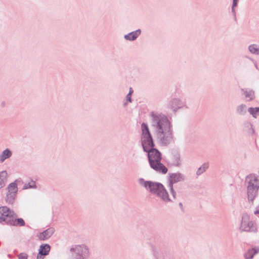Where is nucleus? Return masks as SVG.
Segmentation results:
<instances>
[{
    "label": "nucleus",
    "instance_id": "1",
    "mask_svg": "<svg viewBox=\"0 0 259 259\" xmlns=\"http://www.w3.org/2000/svg\"><path fill=\"white\" fill-rule=\"evenodd\" d=\"M154 123V136L163 144H167L171 139L170 125L165 116L152 114Z\"/></svg>",
    "mask_w": 259,
    "mask_h": 259
},
{
    "label": "nucleus",
    "instance_id": "2",
    "mask_svg": "<svg viewBox=\"0 0 259 259\" xmlns=\"http://www.w3.org/2000/svg\"><path fill=\"white\" fill-rule=\"evenodd\" d=\"M154 144L147 150L144 151L148 153V159L151 167L154 170L162 174H166L167 168L161 163V155L156 149L153 148Z\"/></svg>",
    "mask_w": 259,
    "mask_h": 259
},
{
    "label": "nucleus",
    "instance_id": "3",
    "mask_svg": "<svg viewBox=\"0 0 259 259\" xmlns=\"http://www.w3.org/2000/svg\"><path fill=\"white\" fill-rule=\"evenodd\" d=\"M246 181L248 183L247 194L248 199L253 201L256 196L258 188V183L256 178L253 175L247 176Z\"/></svg>",
    "mask_w": 259,
    "mask_h": 259
},
{
    "label": "nucleus",
    "instance_id": "4",
    "mask_svg": "<svg viewBox=\"0 0 259 259\" xmlns=\"http://www.w3.org/2000/svg\"><path fill=\"white\" fill-rule=\"evenodd\" d=\"M142 143L144 150H147L153 145V141L147 124L143 123L141 125Z\"/></svg>",
    "mask_w": 259,
    "mask_h": 259
},
{
    "label": "nucleus",
    "instance_id": "5",
    "mask_svg": "<svg viewBox=\"0 0 259 259\" xmlns=\"http://www.w3.org/2000/svg\"><path fill=\"white\" fill-rule=\"evenodd\" d=\"M16 215L13 211L11 210L6 206L0 207V222H6L9 223L11 220L16 218Z\"/></svg>",
    "mask_w": 259,
    "mask_h": 259
},
{
    "label": "nucleus",
    "instance_id": "6",
    "mask_svg": "<svg viewBox=\"0 0 259 259\" xmlns=\"http://www.w3.org/2000/svg\"><path fill=\"white\" fill-rule=\"evenodd\" d=\"M143 185L147 190H149L151 193L156 194H157L160 190V186L162 185L160 184L150 182H144Z\"/></svg>",
    "mask_w": 259,
    "mask_h": 259
},
{
    "label": "nucleus",
    "instance_id": "7",
    "mask_svg": "<svg viewBox=\"0 0 259 259\" xmlns=\"http://www.w3.org/2000/svg\"><path fill=\"white\" fill-rule=\"evenodd\" d=\"M50 250V246L48 244L41 245L40 246L37 259H44V256L48 254Z\"/></svg>",
    "mask_w": 259,
    "mask_h": 259
},
{
    "label": "nucleus",
    "instance_id": "8",
    "mask_svg": "<svg viewBox=\"0 0 259 259\" xmlns=\"http://www.w3.org/2000/svg\"><path fill=\"white\" fill-rule=\"evenodd\" d=\"M53 229H49L44 231L41 233H40L38 237L40 240H44L47 239L50 237H51V235L53 234Z\"/></svg>",
    "mask_w": 259,
    "mask_h": 259
},
{
    "label": "nucleus",
    "instance_id": "9",
    "mask_svg": "<svg viewBox=\"0 0 259 259\" xmlns=\"http://www.w3.org/2000/svg\"><path fill=\"white\" fill-rule=\"evenodd\" d=\"M157 195L164 201H168L169 200L168 194L163 185L160 186V190L158 191Z\"/></svg>",
    "mask_w": 259,
    "mask_h": 259
},
{
    "label": "nucleus",
    "instance_id": "10",
    "mask_svg": "<svg viewBox=\"0 0 259 259\" xmlns=\"http://www.w3.org/2000/svg\"><path fill=\"white\" fill-rule=\"evenodd\" d=\"M75 251L79 253L80 256L82 257H85L88 254V250L85 246H78L75 248Z\"/></svg>",
    "mask_w": 259,
    "mask_h": 259
},
{
    "label": "nucleus",
    "instance_id": "11",
    "mask_svg": "<svg viewBox=\"0 0 259 259\" xmlns=\"http://www.w3.org/2000/svg\"><path fill=\"white\" fill-rule=\"evenodd\" d=\"M141 31L140 30H137L136 31L132 32L127 35H125L124 37L126 39H128L129 40H133L138 37Z\"/></svg>",
    "mask_w": 259,
    "mask_h": 259
},
{
    "label": "nucleus",
    "instance_id": "12",
    "mask_svg": "<svg viewBox=\"0 0 259 259\" xmlns=\"http://www.w3.org/2000/svg\"><path fill=\"white\" fill-rule=\"evenodd\" d=\"M7 178V173L6 171L0 172V189L5 185Z\"/></svg>",
    "mask_w": 259,
    "mask_h": 259
},
{
    "label": "nucleus",
    "instance_id": "13",
    "mask_svg": "<svg viewBox=\"0 0 259 259\" xmlns=\"http://www.w3.org/2000/svg\"><path fill=\"white\" fill-rule=\"evenodd\" d=\"M16 194L8 192L6 197V201L9 204H13L14 202Z\"/></svg>",
    "mask_w": 259,
    "mask_h": 259
},
{
    "label": "nucleus",
    "instance_id": "14",
    "mask_svg": "<svg viewBox=\"0 0 259 259\" xmlns=\"http://www.w3.org/2000/svg\"><path fill=\"white\" fill-rule=\"evenodd\" d=\"M9 193L17 194L18 189L17 184L15 182L11 183L8 188Z\"/></svg>",
    "mask_w": 259,
    "mask_h": 259
},
{
    "label": "nucleus",
    "instance_id": "15",
    "mask_svg": "<svg viewBox=\"0 0 259 259\" xmlns=\"http://www.w3.org/2000/svg\"><path fill=\"white\" fill-rule=\"evenodd\" d=\"M11 152L10 150L6 149L4 150L1 155V161L3 162L6 159L10 157L11 155Z\"/></svg>",
    "mask_w": 259,
    "mask_h": 259
},
{
    "label": "nucleus",
    "instance_id": "16",
    "mask_svg": "<svg viewBox=\"0 0 259 259\" xmlns=\"http://www.w3.org/2000/svg\"><path fill=\"white\" fill-rule=\"evenodd\" d=\"M255 230V225L252 222H249L246 225L244 231H251Z\"/></svg>",
    "mask_w": 259,
    "mask_h": 259
},
{
    "label": "nucleus",
    "instance_id": "17",
    "mask_svg": "<svg viewBox=\"0 0 259 259\" xmlns=\"http://www.w3.org/2000/svg\"><path fill=\"white\" fill-rule=\"evenodd\" d=\"M258 250L256 249H252L249 250L246 254V258H251L253 257V255L256 254L258 252Z\"/></svg>",
    "mask_w": 259,
    "mask_h": 259
},
{
    "label": "nucleus",
    "instance_id": "18",
    "mask_svg": "<svg viewBox=\"0 0 259 259\" xmlns=\"http://www.w3.org/2000/svg\"><path fill=\"white\" fill-rule=\"evenodd\" d=\"M248 112L251 114L254 117H256V114L259 112V108H249L248 109Z\"/></svg>",
    "mask_w": 259,
    "mask_h": 259
},
{
    "label": "nucleus",
    "instance_id": "19",
    "mask_svg": "<svg viewBox=\"0 0 259 259\" xmlns=\"http://www.w3.org/2000/svg\"><path fill=\"white\" fill-rule=\"evenodd\" d=\"M249 51L255 54H259V49L257 48V46L255 45H251L249 47Z\"/></svg>",
    "mask_w": 259,
    "mask_h": 259
},
{
    "label": "nucleus",
    "instance_id": "20",
    "mask_svg": "<svg viewBox=\"0 0 259 259\" xmlns=\"http://www.w3.org/2000/svg\"><path fill=\"white\" fill-rule=\"evenodd\" d=\"M245 96L247 100H248V101L251 100L253 99H254V93L251 91H250L248 92H245Z\"/></svg>",
    "mask_w": 259,
    "mask_h": 259
},
{
    "label": "nucleus",
    "instance_id": "21",
    "mask_svg": "<svg viewBox=\"0 0 259 259\" xmlns=\"http://www.w3.org/2000/svg\"><path fill=\"white\" fill-rule=\"evenodd\" d=\"M179 179H180V177L178 175H177L176 174H172L170 176V183L171 184L174 183H176V182H177L179 180Z\"/></svg>",
    "mask_w": 259,
    "mask_h": 259
},
{
    "label": "nucleus",
    "instance_id": "22",
    "mask_svg": "<svg viewBox=\"0 0 259 259\" xmlns=\"http://www.w3.org/2000/svg\"><path fill=\"white\" fill-rule=\"evenodd\" d=\"M208 165L207 164H205L203 165H202L198 169L197 172V175H200L203 172L206 170V169L208 168Z\"/></svg>",
    "mask_w": 259,
    "mask_h": 259
},
{
    "label": "nucleus",
    "instance_id": "23",
    "mask_svg": "<svg viewBox=\"0 0 259 259\" xmlns=\"http://www.w3.org/2000/svg\"><path fill=\"white\" fill-rule=\"evenodd\" d=\"M27 255L25 253H20L18 256V259H27Z\"/></svg>",
    "mask_w": 259,
    "mask_h": 259
},
{
    "label": "nucleus",
    "instance_id": "24",
    "mask_svg": "<svg viewBox=\"0 0 259 259\" xmlns=\"http://www.w3.org/2000/svg\"><path fill=\"white\" fill-rule=\"evenodd\" d=\"M17 223L21 226L25 225V222L22 219H18L17 220Z\"/></svg>",
    "mask_w": 259,
    "mask_h": 259
},
{
    "label": "nucleus",
    "instance_id": "25",
    "mask_svg": "<svg viewBox=\"0 0 259 259\" xmlns=\"http://www.w3.org/2000/svg\"><path fill=\"white\" fill-rule=\"evenodd\" d=\"M126 100H127L128 101L131 102V95H130V93H129V94L126 96Z\"/></svg>",
    "mask_w": 259,
    "mask_h": 259
},
{
    "label": "nucleus",
    "instance_id": "26",
    "mask_svg": "<svg viewBox=\"0 0 259 259\" xmlns=\"http://www.w3.org/2000/svg\"><path fill=\"white\" fill-rule=\"evenodd\" d=\"M237 0H233V7H235L236 5Z\"/></svg>",
    "mask_w": 259,
    "mask_h": 259
},
{
    "label": "nucleus",
    "instance_id": "27",
    "mask_svg": "<svg viewBox=\"0 0 259 259\" xmlns=\"http://www.w3.org/2000/svg\"><path fill=\"white\" fill-rule=\"evenodd\" d=\"M176 158H177V159H178V161L176 162V163L177 165H178V164H179V160H180V157H179V156H178V157H176Z\"/></svg>",
    "mask_w": 259,
    "mask_h": 259
},
{
    "label": "nucleus",
    "instance_id": "28",
    "mask_svg": "<svg viewBox=\"0 0 259 259\" xmlns=\"http://www.w3.org/2000/svg\"><path fill=\"white\" fill-rule=\"evenodd\" d=\"M171 192H172V193H173L174 190H173V188H172V186H171Z\"/></svg>",
    "mask_w": 259,
    "mask_h": 259
},
{
    "label": "nucleus",
    "instance_id": "29",
    "mask_svg": "<svg viewBox=\"0 0 259 259\" xmlns=\"http://www.w3.org/2000/svg\"><path fill=\"white\" fill-rule=\"evenodd\" d=\"M133 92V91H130V95H131L132 93Z\"/></svg>",
    "mask_w": 259,
    "mask_h": 259
}]
</instances>
